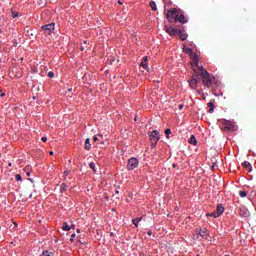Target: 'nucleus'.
Masks as SVG:
<instances>
[{"mask_svg":"<svg viewBox=\"0 0 256 256\" xmlns=\"http://www.w3.org/2000/svg\"><path fill=\"white\" fill-rule=\"evenodd\" d=\"M197 76L202 78V84L210 88L214 81V76H211L210 72L204 68V66H200L198 70H195Z\"/></svg>","mask_w":256,"mask_h":256,"instance_id":"1","label":"nucleus"},{"mask_svg":"<svg viewBox=\"0 0 256 256\" xmlns=\"http://www.w3.org/2000/svg\"><path fill=\"white\" fill-rule=\"evenodd\" d=\"M167 33H169V35H179L180 39H182V41H184L185 39H187L188 34L186 33L185 30H179L177 29V27H165Z\"/></svg>","mask_w":256,"mask_h":256,"instance_id":"2","label":"nucleus"},{"mask_svg":"<svg viewBox=\"0 0 256 256\" xmlns=\"http://www.w3.org/2000/svg\"><path fill=\"white\" fill-rule=\"evenodd\" d=\"M178 9H169L166 13V18L170 23H173V21H178Z\"/></svg>","mask_w":256,"mask_h":256,"instance_id":"3","label":"nucleus"},{"mask_svg":"<svg viewBox=\"0 0 256 256\" xmlns=\"http://www.w3.org/2000/svg\"><path fill=\"white\" fill-rule=\"evenodd\" d=\"M150 139H151V143H152L153 147H155V145H157V143L160 139V133H159V131H157V129H154V131H152L150 133Z\"/></svg>","mask_w":256,"mask_h":256,"instance_id":"4","label":"nucleus"},{"mask_svg":"<svg viewBox=\"0 0 256 256\" xmlns=\"http://www.w3.org/2000/svg\"><path fill=\"white\" fill-rule=\"evenodd\" d=\"M138 166H139V160H137V158H130L128 160L126 168L128 170H135V168H138Z\"/></svg>","mask_w":256,"mask_h":256,"instance_id":"5","label":"nucleus"},{"mask_svg":"<svg viewBox=\"0 0 256 256\" xmlns=\"http://www.w3.org/2000/svg\"><path fill=\"white\" fill-rule=\"evenodd\" d=\"M55 23H48L47 25H42V29L46 35H51L55 31Z\"/></svg>","mask_w":256,"mask_h":256,"instance_id":"6","label":"nucleus"},{"mask_svg":"<svg viewBox=\"0 0 256 256\" xmlns=\"http://www.w3.org/2000/svg\"><path fill=\"white\" fill-rule=\"evenodd\" d=\"M225 209L223 205H217L216 211H213L210 213V217H221V215L224 213Z\"/></svg>","mask_w":256,"mask_h":256,"instance_id":"7","label":"nucleus"},{"mask_svg":"<svg viewBox=\"0 0 256 256\" xmlns=\"http://www.w3.org/2000/svg\"><path fill=\"white\" fill-rule=\"evenodd\" d=\"M192 68L194 70V73H196V70H199L200 66H199V59H198V56L197 54H194L193 51H192Z\"/></svg>","mask_w":256,"mask_h":256,"instance_id":"8","label":"nucleus"},{"mask_svg":"<svg viewBox=\"0 0 256 256\" xmlns=\"http://www.w3.org/2000/svg\"><path fill=\"white\" fill-rule=\"evenodd\" d=\"M199 80H200V76H198V74L195 72V75L191 78L189 82L191 88H194V89L197 88Z\"/></svg>","mask_w":256,"mask_h":256,"instance_id":"9","label":"nucleus"},{"mask_svg":"<svg viewBox=\"0 0 256 256\" xmlns=\"http://www.w3.org/2000/svg\"><path fill=\"white\" fill-rule=\"evenodd\" d=\"M225 131H235V125L232 121H226L224 124Z\"/></svg>","mask_w":256,"mask_h":256,"instance_id":"10","label":"nucleus"},{"mask_svg":"<svg viewBox=\"0 0 256 256\" xmlns=\"http://www.w3.org/2000/svg\"><path fill=\"white\" fill-rule=\"evenodd\" d=\"M177 21L180 23H187L188 19H186L185 15H183L182 11L178 9Z\"/></svg>","mask_w":256,"mask_h":256,"instance_id":"11","label":"nucleus"},{"mask_svg":"<svg viewBox=\"0 0 256 256\" xmlns=\"http://www.w3.org/2000/svg\"><path fill=\"white\" fill-rule=\"evenodd\" d=\"M141 66L149 72L150 68L148 67V56H144L141 62Z\"/></svg>","mask_w":256,"mask_h":256,"instance_id":"12","label":"nucleus"},{"mask_svg":"<svg viewBox=\"0 0 256 256\" xmlns=\"http://www.w3.org/2000/svg\"><path fill=\"white\" fill-rule=\"evenodd\" d=\"M199 234L201 235V237H203L204 239H209V231L208 229H206L204 227V229H200Z\"/></svg>","mask_w":256,"mask_h":256,"instance_id":"13","label":"nucleus"},{"mask_svg":"<svg viewBox=\"0 0 256 256\" xmlns=\"http://www.w3.org/2000/svg\"><path fill=\"white\" fill-rule=\"evenodd\" d=\"M84 149H87V151H89V149H91V139L89 137H87V139H85Z\"/></svg>","mask_w":256,"mask_h":256,"instance_id":"14","label":"nucleus"},{"mask_svg":"<svg viewBox=\"0 0 256 256\" xmlns=\"http://www.w3.org/2000/svg\"><path fill=\"white\" fill-rule=\"evenodd\" d=\"M188 142L191 143L192 145H197L198 141L195 137V135H191L188 139Z\"/></svg>","mask_w":256,"mask_h":256,"instance_id":"15","label":"nucleus"},{"mask_svg":"<svg viewBox=\"0 0 256 256\" xmlns=\"http://www.w3.org/2000/svg\"><path fill=\"white\" fill-rule=\"evenodd\" d=\"M143 217H136L132 220V223L135 225V227H139L140 221H142Z\"/></svg>","mask_w":256,"mask_h":256,"instance_id":"16","label":"nucleus"},{"mask_svg":"<svg viewBox=\"0 0 256 256\" xmlns=\"http://www.w3.org/2000/svg\"><path fill=\"white\" fill-rule=\"evenodd\" d=\"M207 107L209 108L208 113H214V111H215V105H214V103H212V102L208 103V104H207Z\"/></svg>","mask_w":256,"mask_h":256,"instance_id":"17","label":"nucleus"},{"mask_svg":"<svg viewBox=\"0 0 256 256\" xmlns=\"http://www.w3.org/2000/svg\"><path fill=\"white\" fill-rule=\"evenodd\" d=\"M183 52H185V54H189L190 57L192 58L193 50L191 48H183Z\"/></svg>","mask_w":256,"mask_h":256,"instance_id":"18","label":"nucleus"},{"mask_svg":"<svg viewBox=\"0 0 256 256\" xmlns=\"http://www.w3.org/2000/svg\"><path fill=\"white\" fill-rule=\"evenodd\" d=\"M69 188L65 182H63L60 186V192H65Z\"/></svg>","mask_w":256,"mask_h":256,"instance_id":"19","label":"nucleus"},{"mask_svg":"<svg viewBox=\"0 0 256 256\" xmlns=\"http://www.w3.org/2000/svg\"><path fill=\"white\" fill-rule=\"evenodd\" d=\"M150 7H151L152 11H157V5H156L155 1L150 2Z\"/></svg>","mask_w":256,"mask_h":256,"instance_id":"20","label":"nucleus"},{"mask_svg":"<svg viewBox=\"0 0 256 256\" xmlns=\"http://www.w3.org/2000/svg\"><path fill=\"white\" fill-rule=\"evenodd\" d=\"M62 229H63L64 231H70L71 227H70V225H68V223H63Z\"/></svg>","mask_w":256,"mask_h":256,"instance_id":"21","label":"nucleus"},{"mask_svg":"<svg viewBox=\"0 0 256 256\" xmlns=\"http://www.w3.org/2000/svg\"><path fill=\"white\" fill-rule=\"evenodd\" d=\"M242 166H243L244 168H247L248 170H251V169H252L250 162H243Z\"/></svg>","mask_w":256,"mask_h":256,"instance_id":"22","label":"nucleus"},{"mask_svg":"<svg viewBox=\"0 0 256 256\" xmlns=\"http://www.w3.org/2000/svg\"><path fill=\"white\" fill-rule=\"evenodd\" d=\"M42 256H54L53 252H49V250H44Z\"/></svg>","mask_w":256,"mask_h":256,"instance_id":"23","label":"nucleus"},{"mask_svg":"<svg viewBox=\"0 0 256 256\" xmlns=\"http://www.w3.org/2000/svg\"><path fill=\"white\" fill-rule=\"evenodd\" d=\"M239 194H240V197H242V199H244V197H247L246 190H240Z\"/></svg>","mask_w":256,"mask_h":256,"instance_id":"24","label":"nucleus"},{"mask_svg":"<svg viewBox=\"0 0 256 256\" xmlns=\"http://www.w3.org/2000/svg\"><path fill=\"white\" fill-rule=\"evenodd\" d=\"M89 166H90V168H91L94 172H96V164H95V162H90Z\"/></svg>","mask_w":256,"mask_h":256,"instance_id":"25","label":"nucleus"},{"mask_svg":"<svg viewBox=\"0 0 256 256\" xmlns=\"http://www.w3.org/2000/svg\"><path fill=\"white\" fill-rule=\"evenodd\" d=\"M166 136L169 137V135L172 133L171 129H165Z\"/></svg>","mask_w":256,"mask_h":256,"instance_id":"26","label":"nucleus"},{"mask_svg":"<svg viewBox=\"0 0 256 256\" xmlns=\"http://www.w3.org/2000/svg\"><path fill=\"white\" fill-rule=\"evenodd\" d=\"M99 141H100V143H102V145L105 144V141L103 139V135H99Z\"/></svg>","mask_w":256,"mask_h":256,"instance_id":"27","label":"nucleus"},{"mask_svg":"<svg viewBox=\"0 0 256 256\" xmlns=\"http://www.w3.org/2000/svg\"><path fill=\"white\" fill-rule=\"evenodd\" d=\"M15 178H16L17 181H22L21 174H16Z\"/></svg>","mask_w":256,"mask_h":256,"instance_id":"28","label":"nucleus"},{"mask_svg":"<svg viewBox=\"0 0 256 256\" xmlns=\"http://www.w3.org/2000/svg\"><path fill=\"white\" fill-rule=\"evenodd\" d=\"M68 174H69V170H65L64 173H63V177L67 178Z\"/></svg>","mask_w":256,"mask_h":256,"instance_id":"29","label":"nucleus"},{"mask_svg":"<svg viewBox=\"0 0 256 256\" xmlns=\"http://www.w3.org/2000/svg\"><path fill=\"white\" fill-rule=\"evenodd\" d=\"M48 76H49V78H54L55 74H54V72H48Z\"/></svg>","mask_w":256,"mask_h":256,"instance_id":"30","label":"nucleus"},{"mask_svg":"<svg viewBox=\"0 0 256 256\" xmlns=\"http://www.w3.org/2000/svg\"><path fill=\"white\" fill-rule=\"evenodd\" d=\"M93 139H94V141H100V135H99V136L95 135V136L93 137Z\"/></svg>","mask_w":256,"mask_h":256,"instance_id":"31","label":"nucleus"},{"mask_svg":"<svg viewBox=\"0 0 256 256\" xmlns=\"http://www.w3.org/2000/svg\"><path fill=\"white\" fill-rule=\"evenodd\" d=\"M75 237H76V233H72L70 241H74Z\"/></svg>","mask_w":256,"mask_h":256,"instance_id":"32","label":"nucleus"},{"mask_svg":"<svg viewBox=\"0 0 256 256\" xmlns=\"http://www.w3.org/2000/svg\"><path fill=\"white\" fill-rule=\"evenodd\" d=\"M18 13H15V11L12 12V17H17Z\"/></svg>","mask_w":256,"mask_h":256,"instance_id":"33","label":"nucleus"},{"mask_svg":"<svg viewBox=\"0 0 256 256\" xmlns=\"http://www.w3.org/2000/svg\"><path fill=\"white\" fill-rule=\"evenodd\" d=\"M47 139H48V138H47V137H45V136H44V137H42V141H44V142H46V141H47Z\"/></svg>","mask_w":256,"mask_h":256,"instance_id":"34","label":"nucleus"},{"mask_svg":"<svg viewBox=\"0 0 256 256\" xmlns=\"http://www.w3.org/2000/svg\"><path fill=\"white\" fill-rule=\"evenodd\" d=\"M215 166H217V164H212L211 169L214 170Z\"/></svg>","mask_w":256,"mask_h":256,"instance_id":"35","label":"nucleus"},{"mask_svg":"<svg viewBox=\"0 0 256 256\" xmlns=\"http://www.w3.org/2000/svg\"><path fill=\"white\" fill-rule=\"evenodd\" d=\"M183 107H184V105H179V106H178V109L182 110Z\"/></svg>","mask_w":256,"mask_h":256,"instance_id":"36","label":"nucleus"},{"mask_svg":"<svg viewBox=\"0 0 256 256\" xmlns=\"http://www.w3.org/2000/svg\"><path fill=\"white\" fill-rule=\"evenodd\" d=\"M1 97H5V92H1Z\"/></svg>","mask_w":256,"mask_h":256,"instance_id":"37","label":"nucleus"},{"mask_svg":"<svg viewBox=\"0 0 256 256\" xmlns=\"http://www.w3.org/2000/svg\"><path fill=\"white\" fill-rule=\"evenodd\" d=\"M30 174H31V172H26V175H27V176H30Z\"/></svg>","mask_w":256,"mask_h":256,"instance_id":"38","label":"nucleus"},{"mask_svg":"<svg viewBox=\"0 0 256 256\" xmlns=\"http://www.w3.org/2000/svg\"><path fill=\"white\" fill-rule=\"evenodd\" d=\"M148 235H152V231H148Z\"/></svg>","mask_w":256,"mask_h":256,"instance_id":"39","label":"nucleus"},{"mask_svg":"<svg viewBox=\"0 0 256 256\" xmlns=\"http://www.w3.org/2000/svg\"><path fill=\"white\" fill-rule=\"evenodd\" d=\"M54 152H50V156H53Z\"/></svg>","mask_w":256,"mask_h":256,"instance_id":"40","label":"nucleus"},{"mask_svg":"<svg viewBox=\"0 0 256 256\" xmlns=\"http://www.w3.org/2000/svg\"><path fill=\"white\" fill-rule=\"evenodd\" d=\"M81 50H82V51H84V50H85V48H84V47H81Z\"/></svg>","mask_w":256,"mask_h":256,"instance_id":"41","label":"nucleus"},{"mask_svg":"<svg viewBox=\"0 0 256 256\" xmlns=\"http://www.w3.org/2000/svg\"><path fill=\"white\" fill-rule=\"evenodd\" d=\"M77 232L80 233V229H78Z\"/></svg>","mask_w":256,"mask_h":256,"instance_id":"42","label":"nucleus"},{"mask_svg":"<svg viewBox=\"0 0 256 256\" xmlns=\"http://www.w3.org/2000/svg\"><path fill=\"white\" fill-rule=\"evenodd\" d=\"M68 90H69V91H71V90H72V88H69Z\"/></svg>","mask_w":256,"mask_h":256,"instance_id":"43","label":"nucleus"},{"mask_svg":"<svg viewBox=\"0 0 256 256\" xmlns=\"http://www.w3.org/2000/svg\"><path fill=\"white\" fill-rule=\"evenodd\" d=\"M9 166H12V163H9Z\"/></svg>","mask_w":256,"mask_h":256,"instance_id":"44","label":"nucleus"},{"mask_svg":"<svg viewBox=\"0 0 256 256\" xmlns=\"http://www.w3.org/2000/svg\"><path fill=\"white\" fill-rule=\"evenodd\" d=\"M75 225H72V228L74 229Z\"/></svg>","mask_w":256,"mask_h":256,"instance_id":"45","label":"nucleus"},{"mask_svg":"<svg viewBox=\"0 0 256 256\" xmlns=\"http://www.w3.org/2000/svg\"><path fill=\"white\" fill-rule=\"evenodd\" d=\"M0 92H2L1 88H0Z\"/></svg>","mask_w":256,"mask_h":256,"instance_id":"46","label":"nucleus"},{"mask_svg":"<svg viewBox=\"0 0 256 256\" xmlns=\"http://www.w3.org/2000/svg\"><path fill=\"white\" fill-rule=\"evenodd\" d=\"M199 256V255H198Z\"/></svg>","mask_w":256,"mask_h":256,"instance_id":"47","label":"nucleus"}]
</instances>
